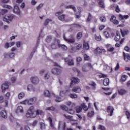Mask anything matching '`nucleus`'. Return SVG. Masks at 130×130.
I'll use <instances>...</instances> for the list:
<instances>
[{"instance_id": "nucleus-1", "label": "nucleus", "mask_w": 130, "mask_h": 130, "mask_svg": "<svg viewBox=\"0 0 130 130\" xmlns=\"http://www.w3.org/2000/svg\"><path fill=\"white\" fill-rule=\"evenodd\" d=\"M39 114H42V111L37 110L35 111H34V107L31 106L27 111L26 117H30V118H34V117H36V116L39 115Z\"/></svg>"}, {"instance_id": "nucleus-2", "label": "nucleus", "mask_w": 130, "mask_h": 130, "mask_svg": "<svg viewBox=\"0 0 130 130\" xmlns=\"http://www.w3.org/2000/svg\"><path fill=\"white\" fill-rule=\"evenodd\" d=\"M37 100V99H36V98H32L29 99V100H26L23 101V104H24V105H32V104H34V103L36 102Z\"/></svg>"}, {"instance_id": "nucleus-3", "label": "nucleus", "mask_w": 130, "mask_h": 130, "mask_svg": "<svg viewBox=\"0 0 130 130\" xmlns=\"http://www.w3.org/2000/svg\"><path fill=\"white\" fill-rule=\"evenodd\" d=\"M63 13V11L61 10V11H58L56 12L55 16L58 17V20L60 21H64L66 19V15L62 14Z\"/></svg>"}, {"instance_id": "nucleus-4", "label": "nucleus", "mask_w": 130, "mask_h": 130, "mask_svg": "<svg viewBox=\"0 0 130 130\" xmlns=\"http://www.w3.org/2000/svg\"><path fill=\"white\" fill-rule=\"evenodd\" d=\"M15 18V15L14 14H8L5 15L3 18V21L7 22V23H10L13 21V19Z\"/></svg>"}, {"instance_id": "nucleus-5", "label": "nucleus", "mask_w": 130, "mask_h": 130, "mask_svg": "<svg viewBox=\"0 0 130 130\" xmlns=\"http://www.w3.org/2000/svg\"><path fill=\"white\" fill-rule=\"evenodd\" d=\"M51 73L53 75H59L61 73V70L59 68H55L51 70Z\"/></svg>"}, {"instance_id": "nucleus-6", "label": "nucleus", "mask_w": 130, "mask_h": 130, "mask_svg": "<svg viewBox=\"0 0 130 130\" xmlns=\"http://www.w3.org/2000/svg\"><path fill=\"white\" fill-rule=\"evenodd\" d=\"M80 83V79L77 77H72L71 78V87L74 85V84H79Z\"/></svg>"}, {"instance_id": "nucleus-7", "label": "nucleus", "mask_w": 130, "mask_h": 130, "mask_svg": "<svg viewBox=\"0 0 130 130\" xmlns=\"http://www.w3.org/2000/svg\"><path fill=\"white\" fill-rule=\"evenodd\" d=\"M56 42L58 44V47L63 49V50H68V47L65 45H62L60 44L59 40H56Z\"/></svg>"}, {"instance_id": "nucleus-8", "label": "nucleus", "mask_w": 130, "mask_h": 130, "mask_svg": "<svg viewBox=\"0 0 130 130\" xmlns=\"http://www.w3.org/2000/svg\"><path fill=\"white\" fill-rule=\"evenodd\" d=\"M15 112L17 113V114H23L24 113V109L23 108V107L21 106H18Z\"/></svg>"}, {"instance_id": "nucleus-9", "label": "nucleus", "mask_w": 130, "mask_h": 130, "mask_svg": "<svg viewBox=\"0 0 130 130\" xmlns=\"http://www.w3.org/2000/svg\"><path fill=\"white\" fill-rule=\"evenodd\" d=\"M113 111H114V108L112 106H108L107 108V112L110 114V116H112L113 114Z\"/></svg>"}, {"instance_id": "nucleus-10", "label": "nucleus", "mask_w": 130, "mask_h": 130, "mask_svg": "<svg viewBox=\"0 0 130 130\" xmlns=\"http://www.w3.org/2000/svg\"><path fill=\"white\" fill-rule=\"evenodd\" d=\"M64 40L67 42L70 43H75V37L73 36H71L70 38L66 39V37H63Z\"/></svg>"}, {"instance_id": "nucleus-11", "label": "nucleus", "mask_w": 130, "mask_h": 130, "mask_svg": "<svg viewBox=\"0 0 130 130\" xmlns=\"http://www.w3.org/2000/svg\"><path fill=\"white\" fill-rule=\"evenodd\" d=\"M30 80L32 84L35 85H37L39 83V78L37 77H32L30 78Z\"/></svg>"}, {"instance_id": "nucleus-12", "label": "nucleus", "mask_w": 130, "mask_h": 130, "mask_svg": "<svg viewBox=\"0 0 130 130\" xmlns=\"http://www.w3.org/2000/svg\"><path fill=\"white\" fill-rule=\"evenodd\" d=\"M66 122H64L63 124H61V122L60 121H59L58 129V130H66Z\"/></svg>"}, {"instance_id": "nucleus-13", "label": "nucleus", "mask_w": 130, "mask_h": 130, "mask_svg": "<svg viewBox=\"0 0 130 130\" xmlns=\"http://www.w3.org/2000/svg\"><path fill=\"white\" fill-rule=\"evenodd\" d=\"M13 12L15 14L17 15H20L21 11H20V9L19 8V6L15 5L13 9Z\"/></svg>"}, {"instance_id": "nucleus-14", "label": "nucleus", "mask_w": 130, "mask_h": 130, "mask_svg": "<svg viewBox=\"0 0 130 130\" xmlns=\"http://www.w3.org/2000/svg\"><path fill=\"white\" fill-rule=\"evenodd\" d=\"M2 89L3 93H5V91H6V90H7V89H9V84H8V83H5L2 84Z\"/></svg>"}, {"instance_id": "nucleus-15", "label": "nucleus", "mask_w": 130, "mask_h": 130, "mask_svg": "<svg viewBox=\"0 0 130 130\" xmlns=\"http://www.w3.org/2000/svg\"><path fill=\"white\" fill-rule=\"evenodd\" d=\"M95 51H97V52H98V53L102 54V52H104V53H105V52H106V50H105V49H101L99 47H97L95 49Z\"/></svg>"}, {"instance_id": "nucleus-16", "label": "nucleus", "mask_w": 130, "mask_h": 130, "mask_svg": "<svg viewBox=\"0 0 130 130\" xmlns=\"http://www.w3.org/2000/svg\"><path fill=\"white\" fill-rule=\"evenodd\" d=\"M64 59V61H68V66H74V60L73 59H69V58H66Z\"/></svg>"}, {"instance_id": "nucleus-17", "label": "nucleus", "mask_w": 130, "mask_h": 130, "mask_svg": "<svg viewBox=\"0 0 130 130\" xmlns=\"http://www.w3.org/2000/svg\"><path fill=\"white\" fill-rule=\"evenodd\" d=\"M72 92H75V93H81V87L79 86H77L74 87L72 90Z\"/></svg>"}, {"instance_id": "nucleus-18", "label": "nucleus", "mask_w": 130, "mask_h": 130, "mask_svg": "<svg viewBox=\"0 0 130 130\" xmlns=\"http://www.w3.org/2000/svg\"><path fill=\"white\" fill-rule=\"evenodd\" d=\"M123 54L125 61H128V60H130V55L129 54H125L124 52H123Z\"/></svg>"}, {"instance_id": "nucleus-19", "label": "nucleus", "mask_w": 130, "mask_h": 130, "mask_svg": "<svg viewBox=\"0 0 130 130\" xmlns=\"http://www.w3.org/2000/svg\"><path fill=\"white\" fill-rule=\"evenodd\" d=\"M120 32H121V34L123 37H124V36H125V35H127V34L129 33V31H128V30H127V29H126V30L120 29Z\"/></svg>"}, {"instance_id": "nucleus-20", "label": "nucleus", "mask_w": 130, "mask_h": 130, "mask_svg": "<svg viewBox=\"0 0 130 130\" xmlns=\"http://www.w3.org/2000/svg\"><path fill=\"white\" fill-rule=\"evenodd\" d=\"M27 90L34 92V91H35V88L32 84H29L27 86Z\"/></svg>"}, {"instance_id": "nucleus-21", "label": "nucleus", "mask_w": 130, "mask_h": 130, "mask_svg": "<svg viewBox=\"0 0 130 130\" xmlns=\"http://www.w3.org/2000/svg\"><path fill=\"white\" fill-rule=\"evenodd\" d=\"M98 3H99V7H100V8H105V5H104V2H103V1L98 0Z\"/></svg>"}, {"instance_id": "nucleus-22", "label": "nucleus", "mask_w": 130, "mask_h": 130, "mask_svg": "<svg viewBox=\"0 0 130 130\" xmlns=\"http://www.w3.org/2000/svg\"><path fill=\"white\" fill-rule=\"evenodd\" d=\"M120 40V34H119V31H116V36L115 37V41H119Z\"/></svg>"}, {"instance_id": "nucleus-23", "label": "nucleus", "mask_w": 130, "mask_h": 130, "mask_svg": "<svg viewBox=\"0 0 130 130\" xmlns=\"http://www.w3.org/2000/svg\"><path fill=\"white\" fill-rule=\"evenodd\" d=\"M106 46L108 51H109L110 52H113V51L114 50V48L110 47V45H106Z\"/></svg>"}, {"instance_id": "nucleus-24", "label": "nucleus", "mask_w": 130, "mask_h": 130, "mask_svg": "<svg viewBox=\"0 0 130 130\" xmlns=\"http://www.w3.org/2000/svg\"><path fill=\"white\" fill-rule=\"evenodd\" d=\"M1 115L3 118H7V117H8L7 116V112L5 110L1 111Z\"/></svg>"}, {"instance_id": "nucleus-25", "label": "nucleus", "mask_w": 130, "mask_h": 130, "mask_svg": "<svg viewBox=\"0 0 130 130\" xmlns=\"http://www.w3.org/2000/svg\"><path fill=\"white\" fill-rule=\"evenodd\" d=\"M103 84L104 86H108V85H109V79H105L103 81Z\"/></svg>"}, {"instance_id": "nucleus-26", "label": "nucleus", "mask_w": 130, "mask_h": 130, "mask_svg": "<svg viewBox=\"0 0 130 130\" xmlns=\"http://www.w3.org/2000/svg\"><path fill=\"white\" fill-rule=\"evenodd\" d=\"M40 129L42 130H44L45 128H46V125H45V123L43 122H41L40 123Z\"/></svg>"}, {"instance_id": "nucleus-27", "label": "nucleus", "mask_w": 130, "mask_h": 130, "mask_svg": "<svg viewBox=\"0 0 130 130\" xmlns=\"http://www.w3.org/2000/svg\"><path fill=\"white\" fill-rule=\"evenodd\" d=\"M83 48L85 50H89V44L88 43L84 42L83 44Z\"/></svg>"}, {"instance_id": "nucleus-28", "label": "nucleus", "mask_w": 130, "mask_h": 130, "mask_svg": "<svg viewBox=\"0 0 130 130\" xmlns=\"http://www.w3.org/2000/svg\"><path fill=\"white\" fill-rule=\"evenodd\" d=\"M44 95L45 97H49L50 96V92L49 91L46 90L44 91Z\"/></svg>"}, {"instance_id": "nucleus-29", "label": "nucleus", "mask_w": 130, "mask_h": 130, "mask_svg": "<svg viewBox=\"0 0 130 130\" xmlns=\"http://www.w3.org/2000/svg\"><path fill=\"white\" fill-rule=\"evenodd\" d=\"M82 109H83V110H85V111H87L88 110V108L87 107V106L85 104V103H83L81 105Z\"/></svg>"}, {"instance_id": "nucleus-30", "label": "nucleus", "mask_w": 130, "mask_h": 130, "mask_svg": "<svg viewBox=\"0 0 130 130\" xmlns=\"http://www.w3.org/2000/svg\"><path fill=\"white\" fill-rule=\"evenodd\" d=\"M56 40H55L54 42L51 45V47L52 49H56V43H57Z\"/></svg>"}, {"instance_id": "nucleus-31", "label": "nucleus", "mask_w": 130, "mask_h": 130, "mask_svg": "<svg viewBox=\"0 0 130 130\" xmlns=\"http://www.w3.org/2000/svg\"><path fill=\"white\" fill-rule=\"evenodd\" d=\"M118 93L120 95H124V94L126 93V91L123 89H121L118 90Z\"/></svg>"}, {"instance_id": "nucleus-32", "label": "nucleus", "mask_w": 130, "mask_h": 130, "mask_svg": "<svg viewBox=\"0 0 130 130\" xmlns=\"http://www.w3.org/2000/svg\"><path fill=\"white\" fill-rule=\"evenodd\" d=\"M63 116L67 118V119H70L71 121H75V120L72 119L73 116H67L65 114H63Z\"/></svg>"}, {"instance_id": "nucleus-33", "label": "nucleus", "mask_w": 130, "mask_h": 130, "mask_svg": "<svg viewBox=\"0 0 130 130\" xmlns=\"http://www.w3.org/2000/svg\"><path fill=\"white\" fill-rule=\"evenodd\" d=\"M67 9H73V10L74 11V12L77 11V9H76V7L73 5H69L67 7Z\"/></svg>"}, {"instance_id": "nucleus-34", "label": "nucleus", "mask_w": 130, "mask_h": 130, "mask_svg": "<svg viewBox=\"0 0 130 130\" xmlns=\"http://www.w3.org/2000/svg\"><path fill=\"white\" fill-rule=\"evenodd\" d=\"M69 97L72 98V99H76V98H78V95L71 93L69 95Z\"/></svg>"}, {"instance_id": "nucleus-35", "label": "nucleus", "mask_w": 130, "mask_h": 130, "mask_svg": "<svg viewBox=\"0 0 130 130\" xmlns=\"http://www.w3.org/2000/svg\"><path fill=\"white\" fill-rule=\"evenodd\" d=\"M49 22H52V20L49 19H46L45 22L44 23V26H47V25H48L49 23Z\"/></svg>"}, {"instance_id": "nucleus-36", "label": "nucleus", "mask_w": 130, "mask_h": 130, "mask_svg": "<svg viewBox=\"0 0 130 130\" xmlns=\"http://www.w3.org/2000/svg\"><path fill=\"white\" fill-rule=\"evenodd\" d=\"M104 35L106 38H109L110 37V34L108 31H105Z\"/></svg>"}, {"instance_id": "nucleus-37", "label": "nucleus", "mask_w": 130, "mask_h": 130, "mask_svg": "<svg viewBox=\"0 0 130 130\" xmlns=\"http://www.w3.org/2000/svg\"><path fill=\"white\" fill-rule=\"evenodd\" d=\"M46 110H48L49 111H54L55 110V108L53 106L48 107L46 109Z\"/></svg>"}, {"instance_id": "nucleus-38", "label": "nucleus", "mask_w": 130, "mask_h": 130, "mask_svg": "<svg viewBox=\"0 0 130 130\" xmlns=\"http://www.w3.org/2000/svg\"><path fill=\"white\" fill-rule=\"evenodd\" d=\"M100 20L103 23H105V22H106V18H105V16H102L100 17Z\"/></svg>"}, {"instance_id": "nucleus-39", "label": "nucleus", "mask_w": 130, "mask_h": 130, "mask_svg": "<svg viewBox=\"0 0 130 130\" xmlns=\"http://www.w3.org/2000/svg\"><path fill=\"white\" fill-rule=\"evenodd\" d=\"M85 66L88 69V71L90 70V69H93V66L92 64H91V63H87L86 64H85Z\"/></svg>"}, {"instance_id": "nucleus-40", "label": "nucleus", "mask_w": 130, "mask_h": 130, "mask_svg": "<svg viewBox=\"0 0 130 130\" xmlns=\"http://www.w3.org/2000/svg\"><path fill=\"white\" fill-rule=\"evenodd\" d=\"M82 36H83L82 32H79L77 35V39H81L82 38Z\"/></svg>"}, {"instance_id": "nucleus-41", "label": "nucleus", "mask_w": 130, "mask_h": 130, "mask_svg": "<svg viewBox=\"0 0 130 130\" xmlns=\"http://www.w3.org/2000/svg\"><path fill=\"white\" fill-rule=\"evenodd\" d=\"M25 96V93L24 92H20L18 94V98L19 99H22Z\"/></svg>"}, {"instance_id": "nucleus-42", "label": "nucleus", "mask_w": 130, "mask_h": 130, "mask_svg": "<svg viewBox=\"0 0 130 130\" xmlns=\"http://www.w3.org/2000/svg\"><path fill=\"white\" fill-rule=\"evenodd\" d=\"M7 13H8V10L7 9H2L0 12L1 15H5V14H7Z\"/></svg>"}, {"instance_id": "nucleus-43", "label": "nucleus", "mask_w": 130, "mask_h": 130, "mask_svg": "<svg viewBox=\"0 0 130 130\" xmlns=\"http://www.w3.org/2000/svg\"><path fill=\"white\" fill-rule=\"evenodd\" d=\"M44 79H45L46 80H48V79H49V77H50V75L49 74V73H46L45 75H44Z\"/></svg>"}, {"instance_id": "nucleus-44", "label": "nucleus", "mask_w": 130, "mask_h": 130, "mask_svg": "<svg viewBox=\"0 0 130 130\" xmlns=\"http://www.w3.org/2000/svg\"><path fill=\"white\" fill-rule=\"evenodd\" d=\"M94 116V111H91L90 112H88L87 114V116H88V117H92V116Z\"/></svg>"}, {"instance_id": "nucleus-45", "label": "nucleus", "mask_w": 130, "mask_h": 130, "mask_svg": "<svg viewBox=\"0 0 130 130\" xmlns=\"http://www.w3.org/2000/svg\"><path fill=\"white\" fill-rule=\"evenodd\" d=\"M60 108L62 109V110H64L65 111H68V107H67V106L61 105L60 106Z\"/></svg>"}, {"instance_id": "nucleus-46", "label": "nucleus", "mask_w": 130, "mask_h": 130, "mask_svg": "<svg viewBox=\"0 0 130 130\" xmlns=\"http://www.w3.org/2000/svg\"><path fill=\"white\" fill-rule=\"evenodd\" d=\"M76 111L77 113H80L82 111V107H77L76 108Z\"/></svg>"}, {"instance_id": "nucleus-47", "label": "nucleus", "mask_w": 130, "mask_h": 130, "mask_svg": "<svg viewBox=\"0 0 130 130\" xmlns=\"http://www.w3.org/2000/svg\"><path fill=\"white\" fill-rule=\"evenodd\" d=\"M16 46L18 48L21 47V46H22V42H17L16 43Z\"/></svg>"}, {"instance_id": "nucleus-48", "label": "nucleus", "mask_w": 130, "mask_h": 130, "mask_svg": "<svg viewBox=\"0 0 130 130\" xmlns=\"http://www.w3.org/2000/svg\"><path fill=\"white\" fill-rule=\"evenodd\" d=\"M91 19H92V15H91V14L89 13L88 15L87 19V21L90 22V21H91Z\"/></svg>"}, {"instance_id": "nucleus-49", "label": "nucleus", "mask_w": 130, "mask_h": 130, "mask_svg": "<svg viewBox=\"0 0 130 130\" xmlns=\"http://www.w3.org/2000/svg\"><path fill=\"white\" fill-rule=\"evenodd\" d=\"M46 42H50V41H51V36H49L48 37H47L46 39Z\"/></svg>"}, {"instance_id": "nucleus-50", "label": "nucleus", "mask_w": 130, "mask_h": 130, "mask_svg": "<svg viewBox=\"0 0 130 130\" xmlns=\"http://www.w3.org/2000/svg\"><path fill=\"white\" fill-rule=\"evenodd\" d=\"M82 71L83 72H88L89 71V70L88 69V68H87L86 66H85V65L82 68Z\"/></svg>"}, {"instance_id": "nucleus-51", "label": "nucleus", "mask_w": 130, "mask_h": 130, "mask_svg": "<svg viewBox=\"0 0 130 130\" xmlns=\"http://www.w3.org/2000/svg\"><path fill=\"white\" fill-rule=\"evenodd\" d=\"M126 80V76L125 75H123L121 78V82H125Z\"/></svg>"}, {"instance_id": "nucleus-52", "label": "nucleus", "mask_w": 130, "mask_h": 130, "mask_svg": "<svg viewBox=\"0 0 130 130\" xmlns=\"http://www.w3.org/2000/svg\"><path fill=\"white\" fill-rule=\"evenodd\" d=\"M84 60H89V59H90V57L87 55V54H84Z\"/></svg>"}, {"instance_id": "nucleus-53", "label": "nucleus", "mask_w": 130, "mask_h": 130, "mask_svg": "<svg viewBox=\"0 0 130 130\" xmlns=\"http://www.w3.org/2000/svg\"><path fill=\"white\" fill-rule=\"evenodd\" d=\"M111 22H114L115 20H116V17L114 16H112L111 18H110Z\"/></svg>"}, {"instance_id": "nucleus-54", "label": "nucleus", "mask_w": 130, "mask_h": 130, "mask_svg": "<svg viewBox=\"0 0 130 130\" xmlns=\"http://www.w3.org/2000/svg\"><path fill=\"white\" fill-rule=\"evenodd\" d=\"M125 114L126 115L127 119H129V118H130V113H129V112L126 111V112H125Z\"/></svg>"}, {"instance_id": "nucleus-55", "label": "nucleus", "mask_w": 130, "mask_h": 130, "mask_svg": "<svg viewBox=\"0 0 130 130\" xmlns=\"http://www.w3.org/2000/svg\"><path fill=\"white\" fill-rule=\"evenodd\" d=\"M119 19H120V20L122 21V22H124V18H123V16H122V15H121V14H120L119 15Z\"/></svg>"}, {"instance_id": "nucleus-56", "label": "nucleus", "mask_w": 130, "mask_h": 130, "mask_svg": "<svg viewBox=\"0 0 130 130\" xmlns=\"http://www.w3.org/2000/svg\"><path fill=\"white\" fill-rule=\"evenodd\" d=\"M73 71H74V72H75L76 73H78V74H80L81 73V72L80 71V70H78L77 68H73Z\"/></svg>"}, {"instance_id": "nucleus-57", "label": "nucleus", "mask_w": 130, "mask_h": 130, "mask_svg": "<svg viewBox=\"0 0 130 130\" xmlns=\"http://www.w3.org/2000/svg\"><path fill=\"white\" fill-rule=\"evenodd\" d=\"M95 40H96V41H100V40H101V36H96L95 37Z\"/></svg>"}, {"instance_id": "nucleus-58", "label": "nucleus", "mask_w": 130, "mask_h": 130, "mask_svg": "<svg viewBox=\"0 0 130 130\" xmlns=\"http://www.w3.org/2000/svg\"><path fill=\"white\" fill-rule=\"evenodd\" d=\"M11 47L10 46V44L9 43H6L5 45V48H6V49H8V48Z\"/></svg>"}, {"instance_id": "nucleus-59", "label": "nucleus", "mask_w": 130, "mask_h": 130, "mask_svg": "<svg viewBox=\"0 0 130 130\" xmlns=\"http://www.w3.org/2000/svg\"><path fill=\"white\" fill-rule=\"evenodd\" d=\"M42 7H43V4H40L37 8V11H39L40 9H41V8H42Z\"/></svg>"}, {"instance_id": "nucleus-60", "label": "nucleus", "mask_w": 130, "mask_h": 130, "mask_svg": "<svg viewBox=\"0 0 130 130\" xmlns=\"http://www.w3.org/2000/svg\"><path fill=\"white\" fill-rule=\"evenodd\" d=\"M89 85L90 86H92V87H95V86H96V83H95L94 82H91L89 83Z\"/></svg>"}, {"instance_id": "nucleus-61", "label": "nucleus", "mask_w": 130, "mask_h": 130, "mask_svg": "<svg viewBox=\"0 0 130 130\" xmlns=\"http://www.w3.org/2000/svg\"><path fill=\"white\" fill-rule=\"evenodd\" d=\"M119 68H120V67L119 66V63H117V65L115 68V70L118 71V70H119Z\"/></svg>"}, {"instance_id": "nucleus-62", "label": "nucleus", "mask_w": 130, "mask_h": 130, "mask_svg": "<svg viewBox=\"0 0 130 130\" xmlns=\"http://www.w3.org/2000/svg\"><path fill=\"white\" fill-rule=\"evenodd\" d=\"M11 80L12 83H15V82H16V77H11Z\"/></svg>"}, {"instance_id": "nucleus-63", "label": "nucleus", "mask_w": 130, "mask_h": 130, "mask_svg": "<svg viewBox=\"0 0 130 130\" xmlns=\"http://www.w3.org/2000/svg\"><path fill=\"white\" fill-rule=\"evenodd\" d=\"M55 101L56 102H61V99L59 98H57L55 100Z\"/></svg>"}, {"instance_id": "nucleus-64", "label": "nucleus", "mask_w": 130, "mask_h": 130, "mask_svg": "<svg viewBox=\"0 0 130 130\" xmlns=\"http://www.w3.org/2000/svg\"><path fill=\"white\" fill-rule=\"evenodd\" d=\"M99 128H100V129H101V130H105V127L102 126V125H100L99 126Z\"/></svg>"}]
</instances>
